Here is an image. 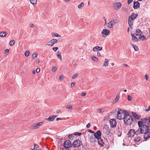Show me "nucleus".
Segmentation results:
<instances>
[{
    "mask_svg": "<svg viewBox=\"0 0 150 150\" xmlns=\"http://www.w3.org/2000/svg\"><path fill=\"white\" fill-rule=\"evenodd\" d=\"M30 1L31 4H33L34 6L36 5L37 0H30Z\"/></svg>",
    "mask_w": 150,
    "mask_h": 150,
    "instance_id": "7c9ffc66",
    "label": "nucleus"
},
{
    "mask_svg": "<svg viewBox=\"0 0 150 150\" xmlns=\"http://www.w3.org/2000/svg\"><path fill=\"white\" fill-rule=\"evenodd\" d=\"M78 73L75 74L72 77V79H75L77 78L78 77Z\"/></svg>",
    "mask_w": 150,
    "mask_h": 150,
    "instance_id": "58836bf2",
    "label": "nucleus"
},
{
    "mask_svg": "<svg viewBox=\"0 0 150 150\" xmlns=\"http://www.w3.org/2000/svg\"><path fill=\"white\" fill-rule=\"evenodd\" d=\"M138 15L137 13H132L131 16H129V19L131 20L132 21H133L134 20L137 16Z\"/></svg>",
    "mask_w": 150,
    "mask_h": 150,
    "instance_id": "4468645a",
    "label": "nucleus"
},
{
    "mask_svg": "<svg viewBox=\"0 0 150 150\" xmlns=\"http://www.w3.org/2000/svg\"><path fill=\"white\" fill-rule=\"evenodd\" d=\"M101 132L100 130H98L96 132L94 133V136L97 139H100L101 137Z\"/></svg>",
    "mask_w": 150,
    "mask_h": 150,
    "instance_id": "9b49d317",
    "label": "nucleus"
},
{
    "mask_svg": "<svg viewBox=\"0 0 150 150\" xmlns=\"http://www.w3.org/2000/svg\"><path fill=\"white\" fill-rule=\"evenodd\" d=\"M91 124L90 123H88L86 125V127L87 128H88L90 126Z\"/></svg>",
    "mask_w": 150,
    "mask_h": 150,
    "instance_id": "5fc2aeb1",
    "label": "nucleus"
},
{
    "mask_svg": "<svg viewBox=\"0 0 150 150\" xmlns=\"http://www.w3.org/2000/svg\"><path fill=\"white\" fill-rule=\"evenodd\" d=\"M106 134L108 136H111V131L110 129H109L108 128L107 129L106 131Z\"/></svg>",
    "mask_w": 150,
    "mask_h": 150,
    "instance_id": "a878e982",
    "label": "nucleus"
},
{
    "mask_svg": "<svg viewBox=\"0 0 150 150\" xmlns=\"http://www.w3.org/2000/svg\"><path fill=\"white\" fill-rule=\"evenodd\" d=\"M109 59H105L104 63L103 64V66H108V61H109Z\"/></svg>",
    "mask_w": 150,
    "mask_h": 150,
    "instance_id": "c756f323",
    "label": "nucleus"
},
{
    "mask_svg": "<svg viewBox=\"0 0 150 150\" xmlns=\"http://www.w3.org/2000/svg\"><path fill=\"white\" fill-rule=\"evenodd\" d=\"M75 83L74 82H72L71 83V87H72L75 85Z\"/></svg>",
    "mask_w": 150,
    "mask_h": 150,
    "instance_id": "864d4df0",
    "label": "nucleus"
},
{
    "mask_svg": "<svg viewBox=\"0 0 150 150\" xmlns=\"http://www.w3.org/2000/svg\"><path fill=\"white\" fill-rule=\"evenodd\" d=\"M132 114L134 118L138 120H140L141 116L137 114L136 112H132Z\"/></svg>",
    "mask_w": 150,
    "mask_h": 150,
    "instance_id": "2eb2a0df",
    "label": "nucleus"
},
{
    "mask_svg": "<svg viewBox=\"0 0 150 150\" xmlns=\"http://www.w3.org/2000/svg\"><path fill=\"white\" fill-rule=\"evenodd\" d=\"M128 113V112L127 111L120 109L118 112L117 114V117L120 120L124 119L125 116Z\"/></svg>",
    "mask_w": 150,
    "mask_h": 150,
    "instance_id": "f257e3e1",
    "label": "nucleus"
},
{
    "mask_svg": "<svg viewBox=\"0 0 150 150\" xmlns=\"http://www.w3.org/2000/svg\"><path fill=\"white\" fill-rule=\"evenodd\" d=\"M7 32H0V36L2 37H4L7 35Z\"/></svg>",
    "mask_w": 150,
    "mask_h": 150,
    "instance_id": "393cba45",
    "label": "nucleus"
},
{
    "mask_svg": "<svg viewBox=\"0 0 150 150\" xmlns=\"http://www.w3.org/2000/svg\"><path fill=\"white\" fill-rule=\"evenodd\" d=\"M66 107L70 110H72L73 109L72 106L70 105H67Z\"/></svg>",
    "mask_w": 150,
    "mask_h": 150,
    "instance_id": "a19ab883",
    "label": "nucleus"
},
{
    "mask_svg": "<svg viewBox=\"0 0 150 150\" xmlns=\"http://www.w3.org/2000/svg\"><path fill=\"white\" fill-rule=\"evenodd\" d=\"M144 120V123H146L147 122H148V118L146 117L143 118Z\"/></svg>",
    "mask_w": 150,
    "mask_h": 150,
    "instance_id": "c03bdc74",
    "label": "nucleus"
},
{
    "mask_svg": "<svg viewBox=\"0 0 150 150\" xmlns=\"http://www.w3.org/2000/svg\"><path fill=\"white\" fill-rule=\"evenodd\" d=\"M150 110V106H149L148 108L147 109L145 110V111L146 112H148V111H149Z\"/></svg>",
    "mask_w": 150,
    "mask_h": 150,
    "instance_id": "6e6d98bb",
    "label": "nucleus"
},
{
    "mask_svg": "<svg viewBox=\"0 0 150 150\" xmlns=\"http://www.w3.org/2000/svg\"><path fill=\"white\" fill-rule=\"evenodd\" d=\"M147 127V125H146V124H144L142 127H140L141 132H142V134L144 133V138L145 139H149V137L146 138V137H145V134L148 132Z\"/></svg>",
    "mask_w": 150,
    "mask_h": 150,
    "instance_id": "7ed1b4c3",
    "label": "nucleus"
},
{
    "mask_svg": "<svg viewBox=\"0 0 150 150\" xmlns=\"http://www.w3.org/2000/svg\"><path fill=\"white\" fill-rule=\"evenodd\" d=\"M38 147H39V146H38V144H34V149H33V150L34 149H35V148H37Z\"/></svg>",
    "mask_w": 150,
    "mask_h": 150,
    "instance_id": "09e8293b",
    "label": "nucleus"
},
{
    "mask_svg": "<svg viewBox=\"0 0 150 150\" xmlns=\"http://www.w3.org/2000/svg\"><path fill=\"white\" fill-rule=\"evenodd\" d=\"M119 21V20L117 19L112 20L108 23L107 26L109 28H111L114 25L118 23Z\"/></svg>",
    "mask_w": 150,
    "mask_h": 150,
    "instance_id": "20e7f679",
    "label": "nucleus"
},
{
    "mask_svg": "<svg viewBox=\"0 0 150 150\" xmlns=\"http://www.w3.org/2000/svg\"><path fill=\"white\" fill-rule=\"evenodd\" d=\"M56 69L57 68L56 67H53L52 68V71L54 72L55 71H56Z\"/></svg>",
    "mask_w": 150,
    "mask_h": 150,
    "instance_id": "603ef678",
    "label": "nucleus"
},
{
    "mask_svg": "<svg viewBox=\"0 0 150 150\" xmlns=\"http://www.w3.org/2000/svg\"><path fill=\"white\" fill-rule=\"evenodd\" d=\"M131 35L132 36V40H134L135 42H137L138 41V39L134 35H133L132 33H131Z\"/></svg>",
    "mask_w": 150,
    "mask_h": 150,
    "instance_id": "5701e85b",
    "label": "nucleus"
},
{
    "mask_svg": "<svg viewBox=\"0 0 150 150\" xmlns=\"http://www.w3.org/2000/svg\"><path fill=\"white\" fill-rule=\"evenodd\" d=\"M133 21H132L130 19L128 18V23L129 25V26L131 29H132V26L133 24Z\"/></svg>",
    "mask_w": 150,
    "mask_h": 150,
    "instance_id": "4be33fe9",
    "label": "nucleus"
},
{
    "mask_svg": "<svg viewBox=\"0 0 150 150\" xmlns=\"http://www.w3.org/2000/svg\"><path fill=\"white\" fill-rule=\"evenodd\" d=\"M88 131L89 132H90L91 133H94V132L93 131H92V130H91V129H88Z\"/></svg>",
    "mask_w": 150,
    "mask_h": 150,
    "instance_id": "bf43d9fd",
    "label": "nucleus"
},
{
    "mask_svg": "<svg viewBox=\"0 0 150 150\" xmlns=\"http://www.w3.org/2000/svg\"><path fill=\"white\" fill-rule=\"evenodd\" d=\"M133 118L132 117L129 115V113L127 114L124 118V123L127 125L131 124L132 122Z\"/></svg>",
    "mask_w": 150,
    "mask_h": 150,
    "instance_id": "f03ea898",
    "label": "nucleus"
},
{
    "mask_svg": "<svg viewBox=\"0 0 150 150\" xmlns=\"http://www.w3.org/2000/svg\"><path fill=\"white\" fill-rule=\"evenodd\" d=\"M81 142L79 140H76L74 141L72 143L73 146L75 148H78L81 145Z\"/></svg>",
    "mask_w": 150,
    "mask_h": 150,
    "instance_id": "6e6552de",
    "label": "nucleus"
},
{
    "mask_svg": "<svg viewBox=\"0 0 150 150\" xmlns=\"http://www.w3.org/2000/svg\"><path fill=\"white\" fill-rule=\"evenodd\" d=\"M135 134H136V135L139 134L140 133L142 134V132H140V128H139V129L137 130L136 131H135Z\"/></svg>",
    "mask_w": 150,
    "mask_h": 150,
    "instance_id": "f704fd0d",
    "label": "nucleus"
},
{
    "mask_svg": "<svg viewBox=\"0 0 150 150\" xmlns=\"http://www.w3.org/2000/svg\"><path fill=\"white\" fill-rule=\"evenodd\" d=\"M147 127L148 132L145 134V137L149 138H150V123L147 124Z\"/></svg>",
    "mask_w": 150,
    "mask_h": 150,
    "instance_id": "f8f14e48",
    "label": "nucleus"
},
{
    "mask_svg": "<svg viewBox=\"0 0 150 150\" xmlns=\"http://www.w3.org/2000/svg\"><path fill=\"white\" fill-rule=\"evenodd\" d=\"M30 27H32V28H34L35 27L34 25L32 24H30Z\"/></svg>",
    "mask_w": 150,
    "mask_h": 150,
    "instance_id": "0e129e2a",
    "label": "nucleus"
},
{
    "mask_svg": "<svg viewBox=\"0 0 150 150\" xmlns=\"http://www.w3.org/2000/svg\"><path fill=\"white\" fill-rule=\"evenodd\" d=\"M136 33H134V34L135 35V36H138L141 35L142 34V32L141 30L139 29H137L136 31Z\"/></svg>",
    "mask_w": 150,
    "mask_h": 150,
    "instance_id": "412c9836",
    "label": "nucleus"
},
{
    "mask_svg": "<svg viewBox=\"0 0 150 150\" xmlns=\"http://www.w3.org/2000/svg\"><path fill=\"white\" fill-rule=\"evenodd\" d=\"M58 42L57 40L55 39H51L50 41L47 42L46 45H48L50 46H52L54 45Z\"/></svg>",
    "mask_w": 150,
    "mask_h": 150,
    "instance_id": "0eeeda50",
    "label": "nucleus"
},
{
    "mask_svg": "<svg viewBox=\"0 0 150 150\" xmlns=\"http://www.w3.org/2000/svg\"><path fill=\"white\" fill-rule=\"evenodd\" d=\"M63 146L65 149L67 150V149H68L71 146V143L69 140H66L63 143Z\"/></svg>",
    "mask_w": 150,
    "mask_h": 150,
    "instance_id": "423d86ee",
    "label": "nucleus"
},
{
    "mask_svg": "<svg viewBox=\"0 0 150 150\" xmlns=\"http://www.w3.org/2000/svg\"><path fill=\"white\" fill-rule=\"evenodd\" d=\"M119 96H117L116 97V98H115V100H114L113 101V103H115L117 102L118 100H119Z\"/></svg>",
    "mask_w": 150,
    "mask_h": 150,
    "instance_id": "37998d69",
    "label": "nucleus"
},
{
    "mask_svg": "<svg viewBox=\"0 0 150 150\" xmlns=\"http://www.w3.org/2000/svg\"><path fill=\"white\" fill-rule=\"evenodd\" d=\"M127 99L129 100H132V97L130 95H128Z\"/></svg>",
    "mask_w": 150,
    "mask_h": 150,
    "instance_id": "49530a36",
    "label": "nucleus"
},
{
    "mask_svg": "<svg viewBox=\"0 0 150 150\" xmlns=\"http://www.w3.org/2000/svg\"><path fill=\"white\" fill-rule=\"evenodd\" d=\"M59 80L61 81V80H63V79H64V77L63 75H61L59 77Z\"/></svg>",
    "mask_w": 150,
    "mask_h": 150,
    "instance_id": "a18cd8bd",
    "label": "nucleus"
},
{
    "mask_svg": "<svg viewBox=\"0 0 150 150\" xmlns=\"http://www.w3.org/2000/svg\"><path fill=\"white\" fill-rule=\"evenodd\" d=\"M73 134H70L69 136V138L71 140H72L75 138V136Z\"/></svg>",
    "mask_w": 150,
    "mask_h": 150,
    "instance_id": "c9c22d12",
    "label": "nucleus"
},
{
    "mask_svg": "<svg viewBox=\"0 0 150 150\" xmlns=\"http://www.w3.org/2000/svg\"><path fill=\"white\" fill-rule=\"evenodd\" d=\"M140 4L138 1H134L133 4V8L134 9H137L139 7Z\"/></svg>",
    "mask_w": 150,
    "mask_h": 150,
    "instance_id": "dca6fc26",
    "label": "nucleus"
},
{
    "mask_svg": "<svg viewBox=\"0 0 150 150\" xmlns=\"http://www.w3.org/2000/svg\"><path fill=\"white\" fill-rule=\"evenodd\" d=\"M30 52L29 50L26 51L25 53V57H28L29 55Z\"/></svg>",
    "mask_w": 150,
    "mask_h": 150,
    "instance_id": "ea45409f",
    "label": "nucleus"
},
{
    "mask_svg": "<svg viewBox=\"0 0 150 150\" xmlns=\"http://www.w3.org/2000/svg\"><path fill=\"white\" fill-rule=\"evenodd\" d=\"M56 56L58 59H59L60 60H62V58L61 56V54L60 52L58 51L57 52Z\"/></svg>",
    "mask_w": 150,
    "mask_h": 150,
    "instance_id": "b1692460",
    "label": "nucleus"
},
{
    "mask_svg": "<svg viewBox=\"0 0 150 150\" xmlns=\"http://www.w3.org/2000/svg\"><path fill=\"white\" fill-rule=\"evenodd\" d=\"M148 122L150 123V115L148 117Z\"/></svg>",
    "mask_w": 150,
    "mask_h": 150,
    "instance_id": "774afa93",
    "label": "nucleus"
},
{
    "mask_svg": "<svg viewBox=\"0 0 150 150\" xmlns=\"http://www.w3.org/2000/svg\"><path fill=\"white\" fill-rule=\"evenodd\" d=\"M91 58V59L95 62H98V58L94 56H93Z\"/></svg>",
    "mask_w": 150,
    "mask_h": 150,
    "instance_id": "72a5a7b5",
    "label": "nucleus"
},
{
    "mask_svg": "<svg viewBox=\"0 0 150 150\" xmlns=\"http://www.w3.org/2000/svg\"><path fill=\"white\" fill-rule=\"evenodd\" d=\"M97 56L98 57H100V52L98 51H97Z\"/></svg>",
    "mask_w": 150,
    "mask_h": 150,
    "instance_id": "e2e57ef3",
    "label": "nucleus"
},
{
    "mask_svg": "<svg viewBox=\"0 0 150 150\" xmlns=\"http://www.w3.org/2000/svg\"><path fill=\"white\" fill-rule=\"evenodd\" d=\"M139 39H141L142 40H144L146 39V37L144 35H140L139 37Z\"/></svg>",
    "mask_w": 150,
    "mask_h": 150,
    "instance_id": "2f4dec72",
    "label": "nucleus"
},
{
    "mask_svg": "<svg viewBox=\"0 0 150 150\" xmlns=\"http://www.w3.org/2000/svg\"><path fill=\"white\" fill-rule=\"evenodd\" d=\"M52 35L53 37H61V35L58 34L56 33H54L52 32Z\"/></svg>",
    "mask_w": 150,
    "mask_h": 150,
    "instance_id": "cd10ccee",
    "label": "nucleus"
},
{
    "mask_svg": "<svg viewBox=\"0 0 150 150\" xmlns=\"http://www.w3.org/2000/svg\"><path fill=\"white\" fill-rule=\"evenodd\" d=\"M121 4L119 2L114 3L113 4V6L114 9L117 10L120 9L121 7Z\"/></svg>",
    "mask_w": 150,
    "mask_h": 150,
    "instance_id": "9d476101",
    "label": "nucleus"
},
{
    "mask_svg": "<svg viewBox=\"0 0 150 150\" xmlns=\"http://www.w3.org/2000/svg\"><path fill=\"white\" fill-rule=\"evenodd\" d=\"M86 94V93L85 92H83L81 94V96H85Z\"/></svg>",
    "mask_w": 150,
    "mask_h": 150,
    "instance_id": "052dcab7",
    "label": "nucleus"
},
{
    "mask_svg": "<svg viewBox=\"0 0 150 150\" xmlns=\"http://www.w3.org/2000/svg\"><path fill=\"white\" fill-rule=\"evenodd\" d=\"M144 123L143 122L139 121L138 122V124L139 127L140 128L141 127H142L144 125Z\"/></svg>",
    "mask_w": 150,
    "mask_h": 150,
    "instance_id": "473e14b6",
    "label": "nucleus"
},
{
    "mask_svg": "<svg viewBox=\"0 0 150 150\" xmlns=\"http://www.w3.org/2000/svg\"><path fill=\"white\" fill-rule=\"evenodd\" d=\"M133 1V0H128L127 3L129 4L131 3Z\"/></svg>",
    "mask_w": 150,
    "mask_h": 150,
    "instance_id": "4d7b16f0",
    "label": "nucleus"
},
{
    "mask_svg": "<svg viewBox=\"0 0 150 150\" xmlns=\"http://www.w3.org/2000/svg\"><path fill=\"white\" fill-rule=\"evenodd\" d=\"M109 122L110 126L111 128H114L116 127V126L117 124V122L115 119L113 118L110 119Z\"/></svg>",
    "mask_w": 150,
    "mask_h": 150,
    "instance_id": "1a4fd4ad",
    "label": "nucleus"
},
{
    "mask_svg": "<svg viewBox=\"0 0 150 150\" xmlns=\"http://www.w3.org/2000/svg\"><path fill=\"white\" fill-rule=\"evenodd\" d=\"M131 45L133 47V48L136 51H137L139 50V48L136 45H134L133 44L131 43Z\"/></svg>",
    "mask_w": 150,
    "mask_h": 150,
    "instance_id": "bb28decb",
    "label": "nucleus"
},
{
    "mask_svg": "<svg viewBox=\"0 0 150 150\" xmlns=\"http://www.w3.org/2000/svg\"><path fill=\"white\" fill-rule=\"evenodd\" d=\"M36 71L37 73H38L40 71V69L39 68H37L36 70Z\"/></svg>",
    "mask_w": 150,
    "mask_h": 150,
    "instance_id": "680f3d73",
    "label": "nucleus"
},
{
    "mask_svg": "<svg viewBox=\"0 0 150 150\" xmlns=\"http://www.w3.org/2000/svg\"><path fill=\"white\" fill-rule=\"evenodd\" d=\"M102 50V47H99L98 46H96L94 47L93 49V50L94 52H96L98 51H100Z\"/></svg>",
    "mask_w": 150,
    "mask_h": 150,
    "instance_id": "a211bd4d",
    "label": "nucleus"
},
{
    "mask_svg": "<svg viewBox=\"0 0 150 150\" xmlns=\"http://www.w3.org/2000/svg\"><path fill=\"white\" fill-rule=\"evenodd\" d=\"M98 110V112H98V111H99V112H103L104 111V110L102 109H98V110Z\"/></svg>",
    "mask_w": 150,
    "mask_h": 150,
    "instance_id": "8fccbe9b",
    "label": "nucleus"
},
{
    "mask_svg": "<svg viewBox=\"0 0 150 150\" xmlns=\"http://www.w3.org/2000/svg\"><path fill=\"white\" fill-rule=\"evenodd\" d=\"M98 144L100 145L101 147H102L104 146V143L103 139L100 138V139H98Z\"/></svg>",
    "mask_w": 150,
    "mask_h": 150,
    "instance_id": "f3484780",
    "label": "nucleus"
},
{
    "mask_svg": "<svg viewBox=\"0 0 150 150\" xmlns=\"http://www.w3.org/2000/svg\"><path fill=\"white\" fill-rule=\"evenodd\" d=\"M141 139V138L139 136L137 137H135V138L134 139V142H139Z\"/></svg>",
    "mask_w": 150,
    "mask_h": 150,
    "instance_id": "c85d7f7f",
    "label": "nucleus"
},
{
    "mask_svg": "<svg viewBox=\"0 0 150 150\" xmlns=\"http://www.w3.org/2000/svg\"><path fill=\"white\" fill-rule=\"evenodd\" d=\"M9 49H6L5 50V52L6 53H8L9 52Z\"/></svg>",
    "mask_w": 150,
    "mask_h": 150,
    "instance_id": "338daca9",
    "label": "nucleus"
},
{
    "mask_svg": "<svg viewBox=\"0 0 150 150\" xmlns=\"http://www.w3.org/2000/svg\"><path fill=\"white\" fill-rule=\"evenodd\" d=\"M32 57L34 59L36 58L37 57V56L35 53H34L32 54Z\"/></svg>",
    "mask_w": 150,
    "mask_h": 150,
    "instance_id": "3c124183",
    "label": "nucleus"
},
{
    "mask_svg": "<svg viewBox=\"0 0 150 150\" xmlns=\"http://www.w3.org/2000/svg\"><path fill=\"white\" fill-rule=\"evenodd\" d=\"M135 130L133 129H130L128 133V137H130L133 136L135 134Z\"/></svg>",
    "mask_w": 150,
    "mask_h": 150,
    "instance_id": "6ab92c4d",
    "label": "nucleus"
},
{
    "mask_svg": "<svg viewBox=\"0 0 150 150\" xmlns=\"http://www.w3.org/2000/svg\"><path fill=\"white\" fill-rule=\"evenodd\" d=\"M44 123V122L43 121L37 123H34L30 126V129H37Z\"/></svg>",
    "mask_w": 150,
    "mask_h": 150,
    "instance_id": "39448f33",
    "label": "nucleus"
},
{
    "mask_svg": "<svg viewBox=\"0 0 150 150\" xmlns=\"http://www.w3.org/2000/svg\"><path fill=\"white\" fill-rule=\"evenodd\" d=\"M122 135V133L120 132H118V137H120Z\"/></svg>",
    "mask_w": 150,
    "mask_h": 150,
    "instance_id": "13d9d810",
    "label": "nucleus"
},
{
    "mask_svg": "<svg viewBox=\"0 0 150 150\" xmlns=\"http://www.w3.org/2000/svg\"><path fill=\"white\" fill-rule=\"evenodd\" d=\"M15 43L14 40H11L9 42V45L10 46H11L13 45Z\"/></svg>",
    "mask_w": 150,
    "mask_h": 150,
    "instance_id": "4c0bfd02",
    "label": "nucleus"
},
{
    "mask_svg": "<svg viewBox=\"0 0 150 150\" xmlns=\"http://www.w3.org/2000/svg\"><path fill=\"white\" fill-rule=\"evenodd\" d=\"M57 116V115H50L48 118H46V120L49 122L53 121Z\"/></svg>",
    "mask_w": 150,
    "mask_h": 150,
    "instance_id": "ddd939ff",
    "label": "nucleus"
},
{
    "mask_svg": "<svg viewBox=\"0 0 150 150\" xmlns=\"http://www.w3.org/2000/svg\"><path fill=\"white\" fill-rule=\"evenodd\" d=\"M110 32V31L107 29H103L101 32V33L103 36V35H107Z\"/></svg>",
    "mask_w": 150,
    "mask_h": 150,
    "instance_id": "aec40b11",
    "label": "nucleus"
},
{
    "mask_svg": "<svg viewBox=\"0 0 150 150\" xmlns=\"http://www.w3.org/2000/svg\"><path fill=\"white\" fill-rule=\"evenodd\" d=\"M84 6L83 3L81 2L80 4L78 5V7L79 9L81 8L82 7Z\"/></svg>",
    "mask_w": 150,
    "mask_h": 150,
    "instance_id": "e433bc0d",
    "label": "nucleus"
},
{
    "mask_svg": "<svg viewBox=\"0 0 150 150\" xmlns=\"http://www.w3.org/2000/svg\"><path fill=\"white\" fill-rule=\"evenodd\" d=\"M145 77L146 78V79L147 80L148 79V76L147 74H146L145 76Z\"/></svg>",
    "mask_w": 150,
    "mask_h": 150,
    "instance_id": "69168bd1",
    "label": "nucleus"
},
{
    "mask_svg": "<svg viewBox=\"0 0 150 150\" xmlns=\"http://www.w3.org/2000/svg\"><path fill=\"white\" fill-rule=\"evenodd\" d=\"M73 134L74 135H78V136H80L82 134L80 132H74Z\"/></svg>",
    "mask_w": 150,
    "mask_h": 150,
    "instance_id": "79ce46f5",
    "label": "nucleus"
},
{
    "mask_svg": "<svg viewBox=\"0 0 150 150\" xmlns=\"http://www.w3.org/2000/svg\"><path fill=\"white\" fill-rule=\"evenodd\" d=\"M58 49V47H54L52 48V50L54 52H56L57 50Z\"/></svg>",
    "mask_w": 150,
    "mask_h": 150,
    "instance_id": "de8ad7c7",
    "label": "nucleus"
}]
</instances>
